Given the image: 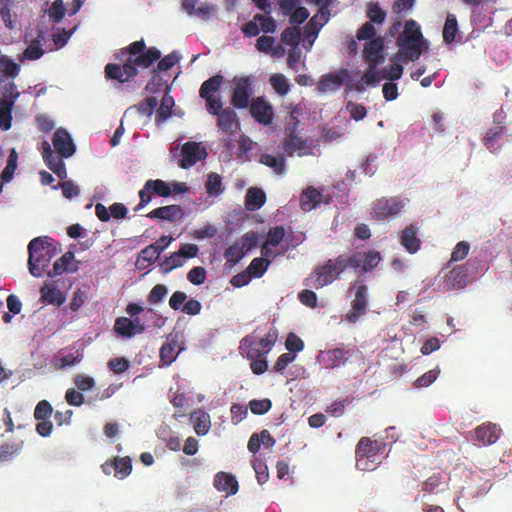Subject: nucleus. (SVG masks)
<instances>
[{
  "instance_id": "f257e3e1",
  "label": "nucleus",
  "mask_w": 512,
  "mask_h": 512,
  "mask_svg": "<svg viewBox=\"0 0 512 512\" xmlns=\"http://www.w3.org/2000/svg\"><path fill=\"white\" fill-rule=\"evenodd\" d=\"M118 57L125 59L123 65L108 64L105 67V76L124 83L133 79L139 68H150L161 57V52L155 47L147 49L144 39H140L121 49Z\"/></svg>"
},
{
  "instance_id": "f03ea898",
  "label": "nucleus",
  "mask_w": 512,
  "mask_h": 512,
  "mask_svg": "<svg viewBox=\"0 0 512 512\" xmlns=\"http://www.w3.org/2000/svg\"><path fill=\"white\" fill-rule=\"evenodd\" d=\"M362 261L360 253H353L350 256L340 254L335 259L328 260L324 265L317 266L311 278L306 279V286H312L316 289L332 284L343 272L351 267L358 269Z\"/></svg>"
},
{
  "instance_id": "7ed1b4c3",
  "label": "nucleus",
  "mask_w": 512,
  "mask_h": 512,
  "mask_svg": "<svg viewBox=\"0 0 512 512\" xmlns=\"http://www.w3.org/2000/svg\"><path fill=\"white\" fill-rule=\"evenodd\" d=\"M396 45L399 48L396 58L404 62L417 60L427 49V41L415 20H406L404 30L396 39Z\"/></svg>"
},
{
  "instance_id": "20e7f679",
  "label": "nucleus",
  "mask_w": 512,
  "mask_h": 512,
  "mask_svg": "<svg viewBox=\"0 0 512 512\" xmlns=\"http://www.w3.org/2000/svg\"><path fill=\"white\" fill-rule=\"evenodd\" d=\"M28 266L33 276L40 277L49 266L54 256V248L42 241L41 238H33L28 244Z\"/></svg>"
},
{
  "instance_id": "39448f33",
  "label": "nucleus",
  "mask_w": 512,
  "mask_h": 512,
  "mask_svg": "<svg viewBox=\"0 0 512 512\" xmlns=\"http://www.w3.org/2000/svg\"><path fill=\"white\" fill-rule=\"evenodd\" d=\"M406 205L407 198L402 196H383L372 202L370 217L375 221H386V219L399 215Z\"/></svg>"
},
{
  "instance_id": "423d86ee",
  "label": "nucleus",
  "mask_w": 512,
  "mask_h": 512,
  "mask_svg": "<svg viewBox=\"0 0 512 512\" xmlns=\"http://www.w3.org/2000/svg\"><path fill=\"white\" fill-rule=\"evenodd\" d=\"M384 39L376 37L366 42L364 45V58L369 62V70L366 72L365 77L369 85L377 80L376 68L384 62Z\"/></svg>"
},
{
  "instance_id": "0eeeda50",
  "label": "nucleus",
  "mask_w": 512,
  "mask_h": 512,
  "mask_svg": "<svg viewBox=\"0 0 512 512\" xmlns=\"http://www.w3.org/2000/svg\"><path fill=\"white\" fill-rule=\"evenodd\" d=\"M278 338L277 330H271L266 334V337L256 341L252 337L247 336L242 340V345L248 359L262 358L267 354L275 345Z\"/></svg>"
},
{
  "instance_id": "6e6552de",
  "label": "nucleus",
  "mask_w": 512,
  "mask_h": 512,
  "mask_svg": "<svg viewBox=\"0 0 512 512\" xmlns=\"http://www.w3.org/2000/svg\"><path fill=\"white\" fill-rule=\"evenodd\" d=\"M381 443L373 441L369 437H362L356 445V467L360 470H371L375 466L369 461L381 450Z\"/></svg>"
},
{
  "instance_id": "1a4fd4ad",
  "label": "nucleus",
  "mask_w": 512,
  "mask_h": 512,
  "mask_svg": "<svg viewBox=\"0 0 512 512\" xmlns=\"http://www.w3.org/2000/svg\"><path fill=\"white\" fill-rule=\"evenodd\" d=\"M252 93L253 80L250 76L234 78L231 105L236 109L247 108Z\"/></svg>"
},
{
  "instance_id": "9d476101",
  "label": "nucleus",
  "mask_w": 512,
  "mask_h": 512,
  "mask_svg": "<svg viewBox=\"0 0 512 512\" xmlns=\"http://www.w3.org/2000/svg\"><path fill=\"white\" fill-rule=\"evenodd\" d=\"M354 299L351 304V309L346 314V319L350 323H355L358 318L365 314L369 305L368 300V287L365 284L356 285Z\"/></svg>"
},
{
  "instance_id": "9b49d317",
  "label": "nucleus",
  "mask_w": 512,
  "mask_h": 512,
  "mask_svg": "<svg viewBox=\"0 0 512 512\" xmlns=\"http://www.w3.org/2000/svg\"><path fill=\"white\" fill-rule=\"evenodd\" d=\"M501 437V429L495 423L484 422L472 432V440L478 446H487L496 443Z\"/></svg>"
},
{
  "instance_id": "f8f14e48",
  "label": "nucleus",
  "mask_w": 512,
  "mask_h": 512,
  "mask_svg": "<svg viewBox=\"0 0 512 512\" xmlns=\"http://www.w3.org/2000/svg\"><path fill=\"white\" fill-rule=\"evenodd\" d=\"M206 156L207 152L200 143L186 142L182 147L178 165L183 169H188L205 159Z\"/></svg>"
},
{
  "instance_id": "ddd939ff",
  "label": "nucleus",
  "mask_w": 512,
  "mask_h": 512,
  "mask_svg": "<svg viewBox=\"0 0 512 512\" xmlns=\"http://www.w3.org/2000/svg\"><path fill=\"white\" fill-rule=\"evenodd\" d=\"M42 157L46 166L60 179L67 177V170L62 156L56 155L48 142L42 144Z\"/></svg>"
},
{
  "instance_id": "4468645a",
  "label": "nucleus",
  "mask_w": 512,
  "mask_h": 512,
  "mask_svg": "<svg viewBox=\"0 0 512 512\" xmlns=\"http://www.w3.org/2000/svg\"><path fill=\"white\" fill-rule=\"evenodd\" d=\"M331 202L332 197L330 195H324L314 187H308L300 195V208L303 211H311L321 203L330 204Z\"/></svg>"
},
{
  "instance_id": "2eb2a0df",
  "label": "nucleus",
  "mask_w": 512,
  "mask_h": 512,
  "mask_svg": "<svg viewBox=\"0 0 512 512\" xmlns=\"http://www.w3.org/2000/svg\"><path fill=\"white\" fill-rule=\"evenodd\" d=\"M350 78L349 71L346 69L338 70L334 73H328L321 76L317 83V90L320 92L335 91Z\"/></svg>"
},
{
  "instance_id": "dca6fc26",
  "label": "nucleus",
  "mask_w": 512,
  "mask_h": 512,
  "mask_svg": "<svg viewBox=\"0 0 512 512\" xmlns=\"http://www.w3.org/2000/svg\"><path fill=\"white\" fill-rule=\"evenodd\" d=\"M250 113L262 125L271 124L274 117L272 106L263 97H257L252 100Z\"/></svg>"
},
{
  "instance_id": "f3484780",
  "label": "nucleus",
  "mask_w": 512,
  "mask_h": 512,
  "mask_svg": "<svg viewBox=\"0 0 512 512\" xmlns=\"http://www.w3.org/2000/svg\"><path fill=\"white\" fill-rule=\"evenodd\" d=\"M52 142L55 150L62 157H71L75 152L73 139L65 129L59 128L54 133Z\"/></svg>"
},
{
  "instance_id": "a211bd4d",
  "label": "nucleus",
  "mask_w": 512,
  "mask_h": 512,
  "mask_svg": "<svg viewBox=\"0 0 512 512\" xmlns=\"http://www.w3.org/2000/svg\"><path fill=\"white\" fill-rule=\"evenodd\" d=\"M217 127L225 134H235L240 129V122L236 112L231 108L222 109L217 118Z\"/></svg>"
},
{
  "instance_id": "6ab92c4d",
  "label": "nucleus",
  "mask_w": 512,
  "mask_h": 512,
  "mask_svg": "<svg viewBox=\"0 0 512 512\" xmlns=\"http://www.w3.org/2000/svg\"><path fill=\"white\" fill-rule=\"evenodd\" d=\"M419 227L414 224L406 226L400 233V244L410 253H416L421 248V240L418 237Z\"/></svg>"
},
{
  "instance_id": "aec40b11",
  "label": "nucleus",
  "mask_w": 512,
  "mask_h": 512,
  "mask_svg": "<svg viewBox=\"0 0 512 512\" xmlns=\"http://www.w3.org/2000/svg\"><path fill=\"white\" fill-rule=\"evenodd\" d=\"M185 212L180 205H168L155 208L147 213L153 219H162L168 222H177L183 218Z\"/></svg>"
},
{
  "instance_id": "412c9836",
  "label": "nucleus",
  "mask_w": 512,
  "mask_h": 512,
  "mask_svg": "<svg viewBox=\"0 0 512 512\" xmlns=\"http://www.w3.org/2000/svg\"><path fill=\"white\" fill-rule=\"evenodd\" d=\"M189 421L193 425L195 433L198 436H205L211 426L210 416L201 408L195 409L191 412Z\"/></svg>"
},
{
  "instance_id": "4be33fe9",
  "label": "nucleus",
  "mask_w": 512,
  "mask_h": 512,
  "mask_svg": "<svg viewBox=\"0 0 512 512\" xmlns=\"http://www.w3.org/2000/svg\"><path fill=\"white\" fill-rule=\"evenodd\" d=\"M214 486L219 491H223L227 496L237 494L239 489V483L236 477L225 472H219L215 476Z\"/></svg>"
},
{
  "instance_id": "5701e85b",
  "label": "nucleus",
  "mask_w": 512,
  "mask_h": 512,
  "mask_svg": "<svg viewBox=\"0 0 512 512\" xmlns=\"http://www.w3.org/2000/svg\"><path fill=\"white\" fill-rule=\"evenodd\" d=\"M75 260V254L72 251H67L59 257L54 263L53 269L48 271V275L53 277L60 275L64 272H75L78 269L77 265L72 266Z\"/></svg>"
},
{
  "instance_id": "b1692460",
  "label": "nucleus",
  "mask_w": 512,
  "mask_h": 512,
  "mask_svg": "<svg viewBox=\"0 0 512 512\" xmlns=\"http://www.w3.org/2000/svg\"><path fill=\"white\" fill-rule=\"evenodd\" d=\"M180 57L177 55L176 52H172L168 55H166L163 58H159L157 61L156 68L152 69L151 71V80L147 83L146 89L151 90V85L154 83L156 78H158L159 72H166L169 71L171 68H173L176 63L179 61Z\"/></svg>"
},
{
  "instance_id": "393cba45",
  "label": "nucleus",
  "mask_w": 512,
  "mask_h": 512,
  "mask_svg": "<svg viewBox=\"0 0 512 512\" xmlns=\"http://www.w3.org/2000/svg\"><path fill=\"white\" fill-rule=\"evenodd\" d=\"M467 283V269L463 265L452 268L446 275V284L451 289L463 288Z\"/></svg>"
},
{
  "instance_id": "a878e982",
  "label": "nucleus",
  "mask_w": 512,
  "mask_h": 512,
  "mask_svg": "<svg viewBox=\"0 0 512 512\" xmlns=\"http://www.w3.org/2000/svg\"><path fill=\"white\" fill-rule=\"evenodd\" d=\"M40 298L43 302L60 306L65 302V296L53 283L44 284L40 288Z\"/></svg>"
},
{
  "instance_id": "bb28decb",
  "label": "nucleus",
  "mask_w": 512,
  "mask_h": 512,
  "mask_svg": "<svg viewBox=\"0 0 512 512\" xmlns=\"http://www.w3.org/2000/svg\"><path fill=\"white\" fill-rule=\"evenodd\" d=\"M266 202V194L260 188L251 187L245 194L244 205L249 211L260 209Z\"/></svg>"
},
{
  "instance_id": "cd10ccee",
  "label": "nucleus",
  "mask_w": 512,
  "mask_h": 512,
  "mask_svg": "<svg viewBox=\"0 0 512 512\" xmlns=\"http://www.w3.org/2000/svg\"><path fill=\"white\" fill-rule=\"evenodd\" d=\"M13 105V99L7 96L0 98V127L2 130L11 128Z\"/></svg>"
},
{
  "instance_id": "c85d7f7f",
  "label": "nucleus",
  "mask_w": 512,
  "mask_h": 512,
  "mask_svg": "<svg viewBox=\"0 0 512 512\" xmlns=\"http://www.w3.org/2000/svg\"><path fill=\"white\" fill-rule=\"evenodd\" d=\"M350 350L344 348H332L324 352V359L332 368L346 363Z\"/></svg>"
},
{
  "instance_id": "c756f323",
  "label": "nucleus",
  "mask_w": 512,
  "mask_h": 512,
  "mask_svg": "<svg viewBox=\"0 0 512 512\" xmlns=\"http://www.w3.org/2000/svg\"><path fill=\"white\" fill-rule=\"evenodd\" d=\"M223 83V76L222 75H214L210 78L206 79L201 88H200V96L204 99L207 97H213L215 94L220 90Z\"/></svg>"
},
{
  "instance_id": "7c9ffc66",
  "label": "nucleus",
  "mask_w": 512,
  "mask_h": 512,
  "mask_svg": "<svg viewBox=\"0 0 512 512\" xmlns=\"http://www.w3.org/2000/svg\"><path fill=\"white\" fill-rule=\"evenodd\" d=\"M20 71L21 67L17 62L9 59L6 55L0 56V81L3 80V77H17Z\"/></svg>"
},
{
  "instance_id": "2f4dec72",
  "label": "nucleus",
  "mask_w": 512,
  "mask_h": 512,
  "mask_svg": "<svg viewBox=\"0 0 512 512\" xmlns=\"http://www.w3.org/2000/svg\"><path fill=\"white\" fill-rule=\"evenodd\" d=\"M366 16L373 25H382L387 13L380 7L379 2L370 1L367 3Z\"/></svg>"
},
{
  "instance_id": "473e14b6",
  "label": "nucleus",
  "mask_w": 512,
  "mask_h": 512,
  "mask_svg": "<svg viewBox=\"0 0 512 512\" xmlns=\"http://www.w3.org/2000/svg\"><path fill=\"white\" fill-rule=\"evenodd\" d=\"M113 330L120 337L130 339L134 337L133 322L126 316H119L113 325Z\"/></svg>"
},
{
  "instance_id": "72a5a7b5",
  "label": "nucleus",
  "mask_w": 512,
  "mask_h": 512,
  "mask_svg": "<svg viewBox=\"0 0 512 512\" xmlns=\"http://www.w3.org/2000/svg\"><path fill=\"white\" fill-rule=\"evenodd\" d=\"M205 190L211 196H218L225 190L223 188L222 177L216 172H210L207 175Z\"/></svg>"
},
{
  "instance_id": "f704fd0d",
  "label": "nucleus",
  "mask_w": 512,
  "mask_h": 512,
  "mask_svg": "<svg viewBox=\"0 0 512 512\" xmlns=\"http://www.w3.org/2000/svg\"><path fill=\"white\" fill-rule=\"evenodd\" d=\"M359 253L362 255V261L359 268H361L363 272L372 271L379 265L382 260L380 252L376 250H370L366 253Z\"/></svg>"
},
{
  "instance_id": "c9c22d12",
  "label": "nucleus",
  "mask_w": 512,
  "mask_h": 512,
  "mask_svg": "<svg viewBox=\"0 0 512 512\" xmlns=\"http://www.w3.org/2000/svg\"><path fill=\"white\" fill-rule=\"evenodd\" d=\"M306 147L305 140L297 135H286L283 141V149L288 155L305 150Z\"/></svg>"
},
{
  "instance_id": "e433bc0d",
  "label": "nucleus",
  "mask_w": 512,
  "mask_h": 512,
  "mask_svg": "<svg viewBox=\"0 0 512 512\" xmlns=\"http://www.w3.org/2000/svg\"><path fill=\"white\" fill-rule=\"evenodd\" d=\"M458 33V21L453 14H448L444 22L443 38L445 43H452Z\"/></svg>"
},
{
  "instance_id": "4c0bfd02",
  "label": "nucleus",
  "mask_w": 512,
  "mask_h": 512,
  "mask_svg": "<svg viewBox=\"0 0 512 512\" xmlns=\"http://www.w3.org/2000/svg\"><path fill=\"white\" fill-rule=\"evenodd\" d=\"M261 164L270 167L277 174H282L285 170V160L283 156H274L271 154H262L260 156Z\"/></svg>"
},
{
  "instance_id": "58836bf2",
  "label": "nucleus",
  "mask_w": 512,
  "mask_h": 512,
  "mask_svg": "<svg viewBox=\"0 0 512 512\" xmlns=\"http://www.w3.org/2000/svg\"><path fill=\"white\" fill-rule=\"evenodd\" d=\"M82 354L78 351L67 354H58L55 357V367L63 369L65 367L74 366L82 360Z\"/></svg>"
},
{
  "instance_id": "ea45409f",
  "label": "nucleus",
  "mask_w": 512,
  "mask_h": 512,
  "mask_svg": "<svg viewBox=\"0 0 512 512\" xmlns=\"http://www.w3.org/2000/svg\"><path fill=\"white\" fill-rule=\"evenodd\" d=\"M114 465V476L119 479H124L131 474V458H116L113 460Z\"/></svg>"
},
{
  "instance_id": "a19ab883",
  "label": "nucleus",
  "mask_w": 512,
  "mask_h": 512,
  "mask_svg": "<svg viewBox=\"0 0 512 512\" xmlns=\"http://www.w3.org/2000/svg\"><path fill=\"white\" fill-rule=\"evenodd\" d=\"M185 264V260H183L179 251L171 253L162 263L161 269L164 273H169L171 270L175 268L182 267Z\"/></svg>"
},
{
  "instance_id": "79ce46f5",
  "label": "nucleus",
  "mask_w": 512,
  "mask_h": 512,
  "mask_svg": "<svg viewBox=\"0 0 512 512\" xmlns=\"http://www.w3.org/2000/svg\"><path fill=\"white\" fill-rule=\"evenodd\" d=\"M158 257L159 251L157 252L156 247L150 244L140 251L136 265L143 266L144 263L150 265L154 263Z\"/></svg>"
},
{
  "instance_id": "37998d69",
  "label": "nucleus",
  "mask_w": 512,
  "mask_h": 512,
  "mask_svg": "<svg viewBox=\"0 0 512 512\" xmlns=\"http://www.w3.org/2000/svg\"><path fill=\"white\" fill-rule=\"evenodd\" d=\"M147 189H151L153 194L161 197L171 195V187L165 180H147Z\"/></svg>"
},
{
  "instance_id": "c03bdc74",
  "label": "nucleus",
  "mask_w": 512,
  "mask_h": 512,
  "mask_svg": "<svg viewBox=\"0 0 512 512\" xmlns=\"http://www.w3.org/2000/svg\"><path fill=\"white\" fill-rule=\"evenodd\" d=\"M270 84L279 95H286L290 91L289 81L283 74L272 75Z\"/></svg>"
},
{
  "instance_id": "a18cd8bd",
  "label": "nucleus",
  "mask_w": 512,
  "mask_h": 512,
  "mask_svg": "<svg viewBox=\"0 0 512 512\" xmlns=\"http://www.w3.org/2000/svg\"><path fill=\"white\" fill-rule=\"evenodd\" d=\"M301 38V32L298 27H289L286 28L280 36L281 41L285 45H292L293 47H297Z\"/></svg>"
},
{
  "instance_id": "49530a36",
  "label": "nucleus",
  "mask_w": 512,
  "mask_h": 512,
  "mask_svg": "<svg viewBox=\"0 0 512 512\" xmlns=\"http://www.w3.org/2000/svg\"><path fill=\"white\" fill-rule=\"evenodd\" d=\"M244 255L245 253L243 252V248L241 247L238 241L235 244L226 248L224 251L225 260L234 265L239 263Z\"/></svg>"
},
{
  "instance_id": "de8ad7c7",
  "label": "nucleus",
  "mask_w": 512,
  "mask_h": 512,
  "mask_svg": "<svg viewBox=\"0 0 512 512\" xmlns=\"http://www.w3.org/2000/svg\"><path fill=\"white\" fill-rule=\"evenodd\" d=\"M269 265L270 260H266L263 258H255L247 267V272L248 274H251L255 277H261L265 273Z\"/></svg>"
},
{
  "instance_id": "09e8293b",
  "label": "nucleus",
  "mask_w": 512,
  "mask_h": 512,
  "mask_svg": "<svg viewBox=\"0 0 512 512\" xmlns=\"http://www.w3.org/2000/svg\"><path fill=\"white\" fill-rule=\"evenodd\" d=\"M18 154L15 150H12L8 156L5 168L2 171L1 178L3 181H9L15 170L17 169Z\"/></svg>"
},
{
  "instance_id": "8fccbe9b",
  "label": "nucleus",
  "mask_w": 512,
  "mask_h": 512,
  "mask_svg": "<svg viewBox=\"0 0 512 512\" xmlns=\"http://www.w3.org/2000/svg\"><path fill=\"white\" fill-rule=\"evenodd\" d=\"M52 413V405L46 400H41L35 407L34 418L36 420H47L50 419Z\"/></svg>"
},
{
  "instance_id": "3c124183",
  "label": "nucleus",
  "mask_w": 512,
  "mask_h": 512,
  "mask_svg": "<svg viewBox=\"0 0 512 512\" xmlns=\"http://www.w3.org/2000/svg\"><path fill=\"white\" fill-rule=\"evenodd\" d=\"M238 242L240 243V247L243 252L246 253L247 251L257 247L258 235L254 231H248L242 235Z\"/></svg>"
},
{
  "instance_id": "603ef678",
  "label": "nucleus",
  "mask_w": 512,
  "mask_h": 512,
  "mask_svg": "<svg viewBox=\"0 0 512 512\" xmlns=\"http://www.w3.org/2000/svg\"><path fill=\"white\" fill-rule=\"evenodd\" d=\"M285 347L290 353L295 354L303 350L304 342L295 332H290L287 336Z\"/></svg>"
},
{
  "instance_id": "864d4df0",
  "label": "nucleus",
  "mask_w": 512,
  "mask_h": 512,
  "mask_svg": "<svg viewBox=\"0 0 512 512\" xmlns=\"http://www.w3.org/2000/svg\"><path fill=\"white\" fill-rule=\"evenodd\" d=\"M403 72H404V68L401 65H399V64L389 65L388 67L384 68L381 72H379L381 74V76L378 77V79L386 78L391 81L397 80V79L401 78V76L403 75Z\"/></svg>"
},
{
  "instance_id": "5fc2aeb1",
  "label": "nucleus",
  "mask_w": 512,
  "mask_h": 512,
  "mask_svg": "<svg viewBox=\"0 0 512 512\" xmlns=\"http://www.w3.org/2000/svg\"><path fill=\"white\" fill-rule=\"evenodd\" d=\"M272 407V402L269 399L251 400L249 408L254 415H264Z\"/></svg>"
},
{
  "instance_id": "6e6d98bb",
  "label": "nucleus",
  "mask_w": 512,
  "mask_h": 512,
  "mask_svg": "<svg viewBox=\"0 0 512 512\" xmlns=\"http://www.w3.org/2000/svg\"><path fill=\"white\" fill-rule=\"evenodd\" d=\"M285 236V229L282 226L270 228L267 233L266 243L275 247L278 246Z\"/></svg>"
},
{
  "instance_id": "4d7b16f0",
  "label": "nucleus",
  "mask_w": 512,
  "mask_h": 512,
  "mask_svg": "<svg viewBox=\"0 0 512 512\" xmlns=\"http://www.w3.org/2000/svg\"><path fill=\"white\" fill-rule=\"evenodd\" d=\"M206 270L204 267L197 266L190 269L187 273V280L193 285H201L205 283Z\"/></svg>"
},
{
  "instance_id": "13d9d810",
  "label": "nucleus",
  "mask_w": 512,
  "mask_h": 512,
  "mask_svg": "<svg viewBox=\"0 0 512 512\" xmlns=\"http://www.w3.org/2000/svg\"><path fill=\"white\" fill-rule=\"evenodd\" d=\"M439 373V368L428 370L414 382V385L418 388L427 387L437 379Z\"/></svg>"
},
{
  "instance_id": "bf43d9fd",
  "label": "nucleus",
  "mask_w": 512,
  "mask_h": 512,
  "mask_svg": "<svg viewBox=\"0 0 512 512\" xmlns=\"http://www.w3.org/2000/svg\"><path fill=\"white\" fill-rule=\"evenodd\" d=\"M256 20L259 21L260 31L264 33H274L277 29L276 21L271 16L256 14Z\"/></svg>"
},
{
  "instance_id": "052dcab7",
  "label": "nucleus",
  "mask_w": 512,
  "mask_h": 512,
  "mask_svg": "<svg viewBox=\"0 0 512 512\" xmlns=\"http://www.w3.org/2000/svg\"><path fill=\"white\" fill-rule=\"evenodd\" d=\"M20 447L18 444H2L0 445V464L11 460L18 454Z\"/></svg>"
},
{
  "instance_id": "680f3d73",
  "label": "nucleus",
  "mask_w": 512,
  "mask_h": 512,
  "mask_svg": "<svg viewBox=\"0 0 512 512\" xmlns=\"http://www.w3.org/2000/svg\"><path fill=\"white\" fill-rule=\"evenodd\" d=\"M173 106V100L171 97L165 96L162 99L161 105L157 110V121L160 123V121L166 120V118H169L171 115V109Z\"/></svg>"
},
{
  "instance_id": "e2e57ef3",
  "label": "nucleus",
  "mask_w": 512,
  "mask_h": 512,
  "mask_svg": "<svg viewBox=\"0 0 512 512\" xmlns=\"http://www.w3.org/2000/svg\"><path fill=\"white\" fill-rule=\"evenodd\" d=\"M376 30L374 24H371L370 21L365 22L361 28L358 29L356 33V38L358 40H369L376 38Z\"/></svg>"
},
{
  "instance_id": "0e129e2a",
  "label": "nucleus",
  "mask_w": 512,
  "mask_h": 512,
  "mask_svg": "<svg viewBox=\"0 0 512 512\" xmlns=\"http://www.w3.org/2000/svg\"><path fill=\"white\" fill-rule=\"evenodd\" d=\"M470 249V245L465 242H459L455 248L453 249L451 253V261L452 262H459L466 258L468 252Z\"/></svg>"
},
{
  "instance_id": "69168bd1",
  "label": "nucleus",
  "mask_w": 512,
  "mask_h": 512,
  "mask_svg": "<svg viewBox=\"0 0 512 512\" xmlns=\"http://www.w3.org/2000/svg\"><path fill=\"white\" fill-rule=\"evenodd\" d=\"M74 383L80 391L90 390L95 386V380L92 377L85 376V374H76Z\"/></svg>"
},
{
  "instance_id": "338daca9",
  "label": "nucleus",
  "mask_w": 512,
  "mask_h": 512,
  "mask_svg": "<svg viewBox=\"0 0 512 512\" xmlns=\"http://www.w3.org/2000/svg\"><path fill=\"white\" fill-rule=\"evenodd\" d=\"M253 468L256 473L257 480L260 484L265 483L268 480V467L262 460H255L253 462Z\"/></svg>"
},
{
  "instance_id": "774afa93",
  "label": "nucleus",
  "mask_w": 512,
  "mask_h": 512,
  "mask_svg": "<svg viewBox=\"0 0 512 512\" xmlns=\"http://www.w3.org/2000/svg\"><path fill=\"white\" fill-rule=\"evenodd\" d=\"M108 367L118 375L130 367V362L126 358H112L108 362Z\"/></svg>"
}]
</instances>
